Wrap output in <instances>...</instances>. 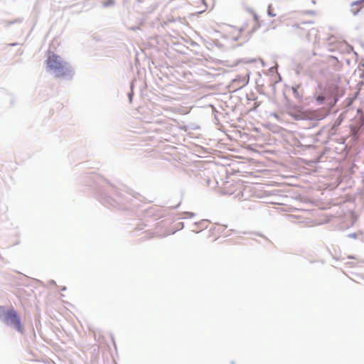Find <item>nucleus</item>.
Returning <instances> with one entry per match:
<instances>
[{
    "label": "nucleus",
    "mask_w": 364,
    "mask_h": 364,
    "mask_svg": "<svg viewBox=\"0 0 364 364\" xmlns=\"http://www.w3.org/2000/svg\"><path fill=\"white\" fill-rule=\"evenodd\" d=\"M46 64L47 68L54 73L57 77L67 76L71 72L68 63L63 60L60 56L51 51H48Z\"/></svg>",
    "instance_id": "obj_1"
},
{
    "label": "nucleus",
    "mask_w": 364,
    "mask_h": 364,
    "mask_svg": "<svg viewBox=\"0 0 364 364\" xmlns=\"http://www.w3.org/2000/svg\"><path fill=\"white\" fill-rule=\"evenodd\" d=\"M316 100L319 102H322L325 100V97L323 96H318Z\"/></svg>",
    "instance_id": "obj_4"
},
{
    "label": "nucleus",
    "mask_w": 364,
    "mask_h": 364,
    "mask_svg": "<svg viewBox=\"0 0 364 364\" xmlns=\"http://www.w3.org/2000/svg\"><path fill=\"white\" fill-rule=\"evenodd\" d=\"M364 5V0H358L356 1H354L351 4V11L353 13V14H356L359 10Z\"/></svg>",
    "instance_id": "obj_3"
},
{
    "label": "nucleus",
    "mask_w": 364,
    "mask_h": 364,
    "mask_svg": "<svg viewBox=\"0 0 364 364\" xmlns=\"http://www.w3.org/2000/svg\"><path fill=\"white\" fill-rule=\"evenodd\" d=\"M0 319L6 324L14 326L19 332H23L21 318L14 309H6L0 306Z\"/></svg>",
    "instance_id": "obj_2"
}]
</instances>
